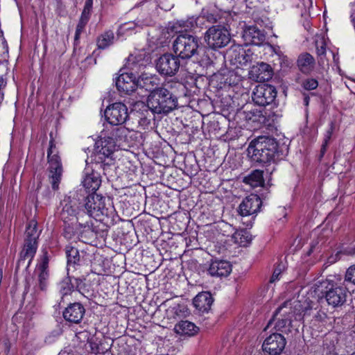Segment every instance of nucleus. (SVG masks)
I'll use <instances>...</instances> for the list:
<instances>
[{"mask_svg": "<svg viewBox=\"0 0 355 355\" xmlns=\"http://www.w3.org/2000/svg\"><path fill=\"white\" fill-rule=\"evenodd\" d=\"M76 283V289L80 290L83 288V280L80 278H77L75 279Z\"/></svg>", "mask_w": 355, "mask_h": 355, "instance_id": "de8ad7c7", "label": "nucleus"}, {"mask_svg": "<svg viewBox=\"0 0 355 355\" xmlns=\"http://www.w3.org/2000/svg\"><path fill=\"white\" fill-rule=\"evenodd\" d=\"M116 150V146L113 141H111L105 135H101L100 139L95 143L93 152L94 160L96 163H103L107 159H111Z\"/></svg>", "mask_w": 355, "mask_h": 355, "instance_id": "9b49d317", "label": "nucleus"}, {"mask_svg": "<svg viewBox=\"0 0 355 355\" xmlns=\"http://www.w3.org/2000/svg\"><path fill=\"white\" fill-rule=\"evenodd\" d=\"M83 221L78 223L80 228H83L80 232V239L85 243H91L96 239V233L91 228L89 221L86 220L85 223Z\"/></svg>", "mask_w": 355, "mask_h": 355, "instance_id": "c85d7f7f", "label": "nucleus"}, {"mask_svg": "<svg viewBox=\"0 0 355 355\" xmlns=\"http://www.w3.org/2000/svg\"><path fill=\"white\" fill-rule=\"evenodd\" d=\"M232 239L235 243L243 246L246 245L251 241V237L248 232L243 230L236 231L232 235Z\"/></svg>", "mask_w": 355, "mask_h": 355, "instance_id": "473e14b6", "label": "nucleus"}, {"mask_svg": "<svg viewBox=\"0 0 355 355\" xmlns=\"http://www.w3.org/2000/svg\"><path fill=\"white\" fill-rule=\"evenodd\" d=\"M334 129V123L331 122L330 123L329 128L327 130V132L324 135V141L322 145V148H321V150H320L321 157H322L324 155V154L325 153V152L327 150V147L329 141L331 139V137L332 136Z\"/></svg>", "mask_w": 355, "mask_h": 355, "instance_id": "4c0bfd02", "label": "nucleus"}, {"mask_svg": "<svg viewBox=\"0 0 355 355\" xmlns=\"http://www.w3.org/2000/svg\"><path fill=\"white\" fill-rule=\"evenodd\" d=\"M205 40L210 48L221 49L230 42V35L224 26L214 25L206 31Z\"/></svg>", "mask_w": 355, "mask_h": 355, "instance_id": "9d476101", "label": "nucleus"}, {"mask_svg": "<svg viewBox=\"0 0 355 355\" xmlns=\"http://www.w3.org/2000/svg\"><path fill=\"white\" fill-rule=\"evenodd\" d=\"M5 82H4V80L3 78L0 76V89L3 87V86H5Z\"/></svg>", "mask_w": 355, "mask_h": 355, "instance_id": "603ef678", "label": "nucleus"}, {"mask_svg": "<svg viewBox=\"0 0 355 355\" xmlns=\"http://www.w3.org/2000/svg\"><path fill=\"white\" fill-rule=\"evenodd\" d=\"M318 298L324 297L334 308L343 306L347 300V288L340 279L334 277L317 282L312 287Z\"/></svg>", "mask_w": 355, "mask_h": 355, "instance_id": "f257e3e1", "label": "nucleus"}, {"mask_svg": "<svg viewBox=\"0 0 355 355\" xmlns=\"http://www.w3.org/2000/svg\"><path fill=\"white\" fill-rule=\"evenodd\" d=\"M245 114L246 120L252 121L260 125H266L268 122L266 118V112L263 108H253L245 111Z\"/></svg>", "mask_w": 355, "mask_h": 355, "instance_id": "cd10ccee", "label": "nucleus"}, {"mask_svg": "<svg viewBox=\"0 0 355 355\" xmlns=\"http://www.w3.org/2000/svg\"><path fill=\"white\" fill-rule=\"evenodd\" d=\"M278 315L282 318L277 319L278 320L275 323V329L278 331L285 334L291 332V318L295 315H297L293 311V303L291 301H286L284 302V304L276 310L274 318L268 322L266 328L271 325L272 320Z\"/></svg>", "mask_w": 355, "mask_h": 355, "instance_id": "1a4fd4ad", "label": "nucleus"}, {"mask_svg": "<svg viewBox=\"0 0 355 355\" xmlns=\"http://www.w3.org/2000/svg\"><path fill=\"white\" fill-rule=\"evenodd\" d=\"M64 236H65V237H67V238H69V239H70V238H71V236H68V232H67V230H65V232H64Z\"/></svg>", "mask_w": 355, "mask_h": 355, "instance_id": "5fc2aeb1", "label": "nucleus"}, {"mask_svg": "<svg viewBox=\"0 0 355 355\" xmlns=\"http://www.w3.org/2000/svg\"><path fill=\"white\" fill-rule=\"evenodd\" d=\"M157 78L156 77L141 78L140 80H139V87H145L146 90L151 92L154 89L153 87L157 85Z\"/></svg>", "mask_w": 355, "mask_h": 355, "instance_id": "e433bc0d", "label": "nucleus"}, {"mask_svg": "<svg viewBox=\"0 0 355 355\" xmlns=\"http://www.w3.org/2000/svg\"><path fill=\"white\" fill-rule=\"evenodd\" d=\"M315 64L314 58L309 53H302L299 55L297 60L298 69L304 74L311 73Z\"/></svg>", "mask_w": 355, "mask_h": 355, "instance_id": "393cba45", "label": "nucleus"}, {"mask_svg": "<svg viewBox=\"0 0 355 355\" xmlns=\"http://www.w3.org/2000/svg\"><path fill=\"white\" fill-rule=\"evenodd\" d=\"M277 147V142L274 138L261 136L250 143L248 154L253 162L267 164L275 161L278 155Z\"/></svg>", "mask_w": 355, "mask_h": 355, "instance_id": "f03ea898", "label": "nucleus"}, {"mask_svg": "<svg viewBox=\"0 0 355 355\" xmlns=\"http://www.w3.org/2000/svg\"><path fill=\"white\" fill-rule=\"evenodd\" d=\"M302 86L306 90H313L318 87V82L315 78H307L302 82Z\"/></svg>", "mask_w": 355, "mask_h": 355, "instance_id": "58836bf2", "label": "nucleus"}, {"mask_svg": "<svg viewBox=\"0 0 355 355\" xmlns=\"http://www.w3.org/2000/svg\"><path fill=\"white\" fill-rule=\"evenodd\" d=\"M9 351V347L7 345H6V353L7 354Z\"/></svg>", "mask_w": 355, "mask_h": 355, "instance_id": "6e6d98bb", "label": "nucleus"}, {"mask_svg": "<svg viewBox=\"0 0 355 355\" xmlns=\"http://www.w3.org/2000/svg\"><path fill=\"white\" fill-rule=\"evenodd\" d=\"M139 123L140 125H148L150 124V120L146 118H141L139 120Z\"/></svg>", "mask_w": 355, "mask_h": 355, "instance_id": "09e8293b", "label": "nucleus"}, {"mask_svg": "<svg viewBox=\"0 0 355 355\" xmlns=\"http://www.w3.org/2000/svg\"><path fill=\"white\" fill-rule=\"evenodd\" d=\"M228 58L236 67H243L251 62L253 53L250 49H245L239 44L232 45L227 52Z\"/></svg>", "mask_w": 355, "mask_h": 355, "instance_id": "4468645a", "label": "nucleus"}, {"mask_svg": "<svg viewBox=\"0 0 355 355\" xmlns=\"http://www.w3.org/2000/svg\"><path fill=\"white\" fill-rule=\"evenodd\" d=\"M92 5H93L92 0H87L85 3V6H84V8H83V12H82L80 16L89 19L91 10L92 8Z\"/></svg>", "mask_w": 355, "mask_h": 355, "instance_id": "a19ab883", "label": "nucleus"}, {"mask_svg": "<svg viewBox=\"0 0 355 355\" xmlns=\"http://www.w3.org/2000/svg\"><path fill=\"white\" fill-rule=\"evenodd\" d=\"M243 38L247 45H259L264 41L265 35L257 27L250 26L243 30Z\"/></svg>", "mask_w": 355, "mask_h": 355, "instance_id": "5701e85b", "label": "nucleus"}, {"mask_svg": "<svg viewBox=\"0 0 355 355\" xmlns=\"http://www.w3.org/2000/svg\"><path fill=\"white\" fill-rule=\"evenodd\" d=\"M232 271V265L227 261H212L208 268V272L213 277H227Z\"/></svg>", "mask_w": 355, "mask_h": 355, "instance_id": "b1692460", "label": "nucleus"}, {"mask_svg": "<svg viewBox=\"0 0 355 355\" xmlns=\"http://www.w3.org/2000/svg\"><path fill=\"white\" fill-rule=\"evenodd\" d=\"M284 268V266L283 264H278V266L274 270L272 275L270 278V282L271 283H273L275 281L279 279V276L281 275L282 271L283 270Z\"/></svg>", "mask_w": 355, "mask_h": 355, "instance_id": "37998d69", "label": "nucleus"}, {"mask_svg": "<svg viewBox=\"0 0 355 355\" xmlns=\"http://www.w3.org/2000/svg\"><path fill=\"white\" fill-rule=\"evenodd\" d=\"M309 100H310V98H309V97L308 96H304V102L305 105H306V106H307V105H309Z\"/></svg>", "mask_w": 355, "mask_h": 355, "instance_id": "3c124183", "label": "nucleus"}, {"mask_svg": "<svg viewBox=\"0 0 355 355\" xmlns=\"http://www.w3.org/2000/svg\"><path fill=\"white\" fill-rule=\"evenodd\" d=\"M60 292L62 295H66L71 293L73 289L74 286L71 283V279L69 277H64L59 284Z\"/></svg>", "mask_w": 355, "mask_h": 355, "instance_id": "f704fd0d", "label": "nucleus"}, {"mask_svg": "<svg viewBox=\"0 0 355 355\" xmlns=\"http://www.w3.org/2000/svg\"><path fill=\"white\" fill-rule=\"evenodd\" d=\"M48 272H40L38 275V284L34 288L35 292L38 293V291H45L48 285Z\"/></svg>", "mask_w": 355, "mask_h": 355, "instance_id": "c9c22d12", "label": "nucleus"}, {"mask_svg": "<svg viewBox=\"0 0 355 355\" xmlns=\"http://www.w3.org/2000/svg\"><path fill=\"white\" fill-rule=\"evenodd\" d=\"M262 205L261 198L256 194H251L243 200L239 207L241 216H247L257 214Z\"/></svg>", "mask_w": 355, "mask_h": 355, "instance_id": "a211bd4d", "label": "nucleus"}, {"mask_svg": "<svg viewBox=\"0 0 355 355\" xmlns=\"http://www.w3.org/2000/svg\"><path fill=\"white\" fill-rule=\"evenodd\" d=\"M180 62L178 56L170 53L162 55L157 60L156 68L157 71L166 76H173L178 71Z\"/></svg>", "mask_w": 355, "mask_h": 355, "instance_id": "ddd939ff", "label": "nucleus"}, {"mask_svg": "<svg viewBox=\"0 0 355 355\" xmlns=\"http://www.w3.org/2000/svg\"><path fill=\"white\" fill-rule=\"evenodd\" d=\"M40 231L37 230V222L31 220L26 226L25 232L24 245L20 253L18 265L24 264L27 260L26 267H28L37 249V239Z\"/></svg>", "mask_w": 355, "mask_h": 355, "instance_id": "39448f33", "label": "nucleus"}, {"mask_svg": "<svg viewBox=\"0 0 355 355\" xmlns=\"http://www.w3.org/2000/svg\"><path fill=\"white\" fill-rule=\"evenodd\" d=\"M352 7H353V8H352V10H353V11H352V14H351V19H352V22H353V24H354V28H355V4H354V5H353V6H352Z\"/></svg>", "mask_w": 355, "mask_h": 355, "instance_id": "8fccbe9b", "label": "nucleus"}, {"mask_svg": "<svg viewBox=\"0 0 355 355\" xmlns=\"http://www.w3.org/2000/svg\"><path fill=\"white\" fill-rule=\"evenodd\" d=\"M60 209L59 216L64 223H79L85 216V211L80 209L77 201L70 197H65L60 202Z\"/></svg>", "mask_w": 355, "mask_h": 355, "instance_id": "6e6552de", "label": "nucleus"}, {"mask_svg": "<svg viewBox=\"0 0 355 355\" xmlns=\"http://www.w3.org/2000/svg\"><path fill=\"white\" fill-rule=\"evenodd\" d=\"M85 313V309L79 302L70 304L63 311V317L69 322L78 324Z\"/></svg>", "mask_w": 355, "mask_h": 355, "instance_id": "412c9836", "label": "nucleus"}, {"mask_svg": "<svg viewBox=\"0 0 355 355\" xmlns=\"http://www.w3.org/2000/svg\"><path fill=\"white\" fill-rule=\"evenodd\" d=\"M47 159L49 164V168L52 188L57 190L59 187L63 170L61 159L53 138L49 141Z\"/></svg>", "mask_w": 355, "mask_h": 355, "instance_id": "423d86ee", "label": "nucleus"}, {"mask_svg": "<svg viewBox=\"0 0 355 355\" xmlns=\"http://www.w3.org/2000/svg\"><path fill=\"white\" fill-rule=\"evenodd\" d=\"M89 19V18L80 16L78 25L85 28Z\"/></svg>", "mask_w": 355, "mask_h": 355, "instance_id": "49530a36", "label": "nucleus"}, {"mask_svg": "<svg viewBox=\"0 0 355 355\" xmlns=\"http://www.w3.org/2000/svg\"><path fill=\"white\" fill-rule=\"evenodd\" d=\"M211 295L208 292L198 294L193 300L194 306L201 313L207 312L213 303Z\"/></svg>", "mask_w": 355, "mask_h": 355, "instance_id": "bb28decb", "label": "nucleus"}, {"mask_svg": "<svg viewBox=\"0 0 355 355\" xmlns=\"http://www.w3.org/2000/svg\"><path fill=\"white\" fill-rule=\"evenodd\" d=\"M82 211H85V216L94 218L96 220H103L105 217L109 218L114 212V207L105 202V198L96 193H91L84 198L81 203Z\"/></svg>", "mask_w": 355, "mask_h": 355, "instance_id": "20e7f679", "label": "nucleus"}, {"mask_svg": "<svg viewBox=\"0 0 355 355\" xmlns=\"http://www.w3.org/2000/svg\"><path fill=\"white\" fill-rule=\"evenodd\" d=\"M102 132L103 135H105L109 139L113 141L116 146L126 141L130 130L125 126L119 125H112L110 128L104 130Z\"/></svg>", "mask_w": 355, "mask_h": 355, "instance_id": "aec40b11", "label": "nucleus"}, {"mask_svg": "<svg viewBox=\"0 0 355 355\" xmlns=\"http://www.w3.org/2000/svg\"><path fill=\"white\" fill-rule=\"evenodd\" d=\"M354 253H355V249H354Z\"/></svg>", "mask_w": 355, "mask_h": 355, "instance_id": "13d9d810", "label": "nucleus"}, {"mask_svg": "<svg viewBox=\"0 0 355 355\" xmlns=\"http://www.w3.org/2000/svg\"><path fill=\"white\" fill-rule=\"evenodd\" d=\"M316 51L318 56L325 55L326 54V44L324 40L317 41L316 43Z\"/></svg>", "mask_w": 355, "mask_h": 355, "instance_id": "79ce46f5", "label": "nucleus"}, {"mask_svg": "<svg viewBox=\"0 0 355 355\" xmlns=\"http://www.w3.org/2000/svg\"><path fill=\"white\" fill-rule=\"evenodd\" d=\"M101 183V180L99 174L94 171H92L90 173L86 172L82 181V184L86 191L89 193L92 192V193H95L99 188Z\"/></svg>", "mask_w": 355, "mask_h": 355, "instance_id": "a878e982", "label": "nucleus"}, {"mask_svg": "<svg viewBox=\"0 0 355 355\" xmlns=\"http://www.w3.org/2000/svg\"><path fill=\"white\" fill-rule=\"evenodd\" d=\"M198 42V39L193 35H180L173 42L174 52L182 59H189L197 54L199 47Z\"/></svg>", "mask_w": 355, "mask_h": 355, "instance_id": "0eeeda50", "label": "nucleus"}, {"mask_svg": "<svg viewBox=\"0 0 355 355\" xmlns=\"http://www.w3.org/2000/svg\"><path fill=\"white\" fill-rule=\"evenodd\" d=\"M105 116L112 125H123L128 119V108L121 102L112 103L106 108Z\"/></svg>", "mask_w": 355, "mask_h": 355, "instance_id": "f8f14e48", "label": "nucleus"}, {"mask_svg": "<svg viewBox=\"0 0 355 355\" xmlns=\"http://www.w3.org/2000/svg\"><path fill=\"white\" fill-rule=\"evenodd\" d=\"M294 308L296 309L297 306H300V302H294Z\"/></svg>", "mask_w": 355, "mask_h": 355, "instance_id": "864d4df0", "label": "nucleus"}, {"mask_svg": "<svg viewBox=\"0 0 355 355\" xmlns=\"http://www.w3.org/2000/svg\"><path fill=\"white\" fill-rule=\"evenodd\" d=\"M250 75L255 81L262 83L272 77V70L268 64L260 62L252 67Z\"/></svg>", "mask_w": 355, "mask_h": 355, "instance_id": "4be33fe9", "label": "nucleus"}, {"mask_svg": "<svg viewBox=\"0 0 355 355\" xmlns=\"http://www.w3.org/2000/svg\"><path fill=\"white\" fill-rule=\"evenodd\" d=\"M65 252L67 257L68 264H76L79 261L80 254L78 250L76 248L68 245L65 248Z\"/></svg>", "mask_w": 355, "mask_h": 355, "instance_id": "72a5a7b5", "label": "nucleus"}, {"mask_svg": "<svg viewBox=\"0 0 355 355\" xmlns=\"http://www.w3.org/2000/svg\"><path fill=\"white\" fill-rule=\"evenodd\" d=\"M114 40L113 31H107L98 37L96 40L97 46L100 49H105L113 44Z\"/></svg>", "mask_w": 355, "mask_h": 355, "instance_id": "2f4dec72", "label": "nucleus"}, {"mask_svg": "<svg viewBox=\"0 0 355 355\" xmlns=\"http://www.w3.org/2000/svg\"><path fill=\"white\" fill-rule=\"evenodd\" d=\"M286 343V339L281 334L274 333L265 339L262 349L270 355H279L284 350Z\"/></svg>", "mask_w": 355, "mask_h": 355, "instance_id": "dca6fc26", "label": "nucleus"}, {"mask_svg": "<svg viewBox=\"0 0 355 355\" xmlns=\"http://www.w3.org/2000/svg\"><path fill=\"white\" fill-rule=\"evenodd\" d=\"M147 103L149 109L155 114H166L178 106L177 96L164 87H157L151 91Z\"/></svg>", "mask_w": 355, "mask_h": 355, "instance_id": "7ed1b4c3", "label": "nucleus"}, {"mask_svg": "<svg viewBox=\"0 0 355 355\" xmlns=\"http://www.w3.org/2000/svg\"><path fill=\"white\" fill-rule=\"evenodd\" d=\"M175 331L180 335L193 336L198 332V327L187 320H182L175 324Z\"/></svg>", "mask_w": 355, "mask_h": 355, "instance_id": "c756f323", "label": "nucleus"}, {"mask_svg": "<svg viewBox=\"0 0 355 355\" xmlns=\"http://www.w3.org/2000/svg\"><path fill=\"white\" fill-rule=\"evenodd\" d=\"M244 182L253 188L263 186L264 184L263 171L261 170H254L248 176L245 178Z\"/></svg>", "mask_w": 355, "mask_h": 355, "instance_id": "7c9ffc66", "label": "nucleus"}, {"mask_svg": "<svg viewBox=\"0 0 355 355\" xmlns=\"http://www.w3.org/2000/svg\"><path fill=\"white\" fill-rule=\"evenodd\" d=\"M345 281L355 284V266L349 267L345 274Z\"/></svg>", "mask_w": 355, "mask_h": 355, "instance_id": "ea45409f", "label": "nucleus"}, {"mask_svg": "<svg viewBox=\"0 0 355 355\" xmlns=\"http://www.w3.org/2000/svg\"><path fill=\"white\" fill-rule=\"evenodd\" d=\"M47 268H48V259L46 257H44L42 263L40 265L38 269L40 270V272H48Z\"/></svg>", "mask_w": 355, "mask_h": 355, "instance_id": "a18cd8bd", "label": "nucleus"}, {"mask_svg": "<svg viewBox=\"0 0 355 355\" xmlns=\"http://www.w3.org/2000/svg\"><path fill=\"white\" fill-rule=\"evenodd\" d=\"M116 86L120 92L130 94L139 87V83L133 73L124 72L116 78Z\"/></svg>", "mask_w": 355, "mask_h": 355, "instance_id": "f3484780", "label": "nucleus"}, {"mask_svg": "<svg viewBox=\"0 0 355 355\" xmlns=\"http://www.w3.org/2000/svg\"><path fill=\"white\" fill-rule=\"evenodd\" d=\"M307 309H311V307L310 306H309V308H305L304 311H306Z\"/></svg>", "mask_w": 355, "mask_h": 355, "instance_id": "4d7b16f0", "label": "nucleus"}, {"mask_svg": "<svg viewBox=\"0 0 355 355\" xmlns=\"http://www.w3.org/2000/svg\"><path fill=\"white\" fill-rule=\"evenodd\" d=\"M85 28H82L80 26L77 24L75 35H74V46H76L79 44V40L80 37V35L84 31Z\"/></svg>", "mask_w": 355, "mask_h": 355, "instance_id": "c03bdc74", "label": "nucleus"}, {"mask_svg": "<svg viewBox=\"0 0 355 355\" xmlns=\"http://www.w3.org/2000/svg\"><path fill=\"white\" fill-rule=\"evenodd\" d=\"M204 19H206L209 23H216L218 20L217 16L215 14L209 12L207 10H202L201 15L198 17L196 18L192 17L187 21H178L177 24L187 31V29L193 28L196 26L198 27L202 26L203 24Z\"/></svg>", "mask_w": 355, "mask_h": 355, "instance_id": "6ab92c4d", "label": "nucleus"}, {"mask_svg": "<svg viewBox=\"0 0 355 355\" xmlns=\"http://www.w3.org/2000/svg\"><path fill=\"white\" fill-rule=\"evenodd\" d=\"M277 96V91L274 86L270 85H261L256 87L252 93L254 102L263 107L272 103Z\"/></svg>", "mask_w": 355, "mask_h": 355, "instance_id": "2eb2a0df", "label": "nucleus"}]
</instances>
